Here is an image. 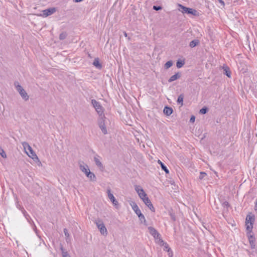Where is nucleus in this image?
Returning a JSON list of instances; mask_svg holds the SVG:
<instances>
[{"label": "nucleus", "mask_w": 257, "mask_h": 257, "mask_svg": "<svg viewBox=\"0 0 257 257\" xmlns=\"http://www.w3.org/2000/svg\"><path fill=\"white\" fill-rule=\"evenodd\" d=\"M80 169L82 172L85 173L86 176L91 180V181H96V177L95 174L90 172L89 167L87 165H80Z\"/></svg>", "instance_id": "f257e3e1"}, {"label": "nucleus", "mask_w": 257, "mask_h": 257, "mask_svg": "<svg viewBox=\"0 0 257 257\" xmlns=\"http://www.w3.org/2000/svg\"><path fill=\"white\" fill-rule=\"evenodd\" d=\"M254 216L247 215L245 219L246 229L248 232H252L253 224L254 222Z\"/></svg>", "instance_id": "f03ea898"}, {"label": "nucleus", "mask_w": 257, "mask_h": 257, "mask_svg": "<svg viewBox=\"0 0 257 257\" xmlns=\"http://www.w3.org/2000/svg\"><path fill=\"white\" fill-rule=\"evenodd\" d=\"M95 224L101 234L106 236L107 234V230L103 221L100 219H98L96 220Z\"/></svg>", "instance_id": "7ed1b4c3"}, {"label": "nucleus", "mask_w": 257, "mask_h": 257, "mask_svg": "<svg viewBox=\"0 0 257 257\" xmlns=\"http://www.w3.org/2000/svg\"><path fill=\"white\" fill-rule=\"evenodd\" d=\"M179 7H180L183 10L182 13H183L190 14H192L194 16H198V13L197 11H196L195 10H194V9H191V8H186L180 4L179 5Z\"/></svg>", "instance_id": "20e7f679"}, {"label": "nucleus", "mask_w": 257, "mask_h": 257, "mask_svg": "<svg viewBox=\"0 0 257 257\" xmlns=\"http://www.w3.org/2000/svg\"><path fill=\"white\" fill-rule=\"evenodd\" d=\"M56 11L55 8H49L47 10H43L42 13L40 15V16L43 17H47L54 14Z\"/></svg>", "instance_id": "39448f33"}, {"label": "nucleus", "mask_w": 257, "mask_h": 257, "mask_svg": "<svg viewBox=\"0 0 257 257\" xmlns=\"http://www.w3.org/2000/svg\"><path fill=\"white\" fill-rule=\"evenodd\" d=\"M251 232L247 231V236L248 239L249 243L250 245V247L253 249L255 247V238L254 236L251 234Z\"/></svg>", "instance_id": "423d86ee"}, {"label": "nucleus", "mask_w": 257, "mask_h": 257, "mask_svg": "<svg viewBox=\"0 0 257 257\" xmlns=\"http://www.w3.org/2000/svg\"><path fill=\"white\" fill-rule=\"evenodd\" d=\"M22 145L25 150L27 149L29 151L30 154L32 155V156H30L28 153L27 154L31 157L33 158L34 156H36V154L33 151L32 148L29 145L28 143L26 142H24L22 143Z\"/></svg>", "instance_id": "0eeeda50"}, {"label": "nucleus", "mask_w": 257, "mask_h": 257, "mask_svg": "<svg viewBox=\"0 0 257 257\" xmlns=\"http://www.w3.org/2000/svg\"><path fill=\"white\" fill-rule=\"evenodd\" d=\"M22 145L25 150L27 149L29 151L30 154L32 155V156H30L28 153L27 154L31 157L33 158L34 156H36V154L33 151L32 148L29 145L28 143L26 142H24L22 143Z\"/></svg>", "instance_id": "6e6552de"}, {"label": "nucleus", "mask_w": 257, "mask_h": 257, "mask_svg": "<svg viewBox=\"0 0 257 257\" xmlns=\"http://www.w3.org/2000/svg\"><path fill=\"white\" fill-rule=\"evenodd\" d=\"M22 145L25 150L27 149L29 151L30 154L32 155V156H30L28 153L27 154L31 157L33 158L34 156H36V154L33 151L32 148L29 145L28 143L26 142H24L22 143Z\"/></svg>", "instance_id": "1a4fd4ad"}, {"label": "nucleus", "mask_w": 257, "mask_h": 257, "mask_svg": "<svg viewBox=\"0 0 257 257\" xmlns=\"http://www.w3.org/2000/svg\"><path fill=\"white\" fill-rule=\"evenodd\" d=\"M149 233L154 237L155 239L157 237L160 236V234L158 232V231L154 227L152 226L148 227V228Z\"/></svg>", "instance_id": "9d476101"}, {"label": "nucleus", "mask_w": 257, "mask_h": 257, "mask_svg": "<svg viewBox=\"0 0 257 257\" xmlns=\"http://www.w3.org/2000/svg\"><path fill=\"white\" fill-rule=\"evenodd\" d=\"M17 90L24 99H25V100L28 99L29 96L27 95V93L20 85L17 86Z\"/></svg>", "instance_id": "9b49d317"}, {"label": "nucleus", "mask_w": 257, "mask_h": 257, "mask_svg": "<svg viewBox=\"0 0 257 257\" xmlns=\"http://www.w3.org/2000/svg\"><path fill=\"white\" fill-rule=\"evenodd\" d=\"M92 103L94 107L95 108L96 111L98 113H101L103 112V109L102 106L100 105L99 103L96 101L95 100H92Z\"/></svg>", "instance_id": "f8f14e48"}, {"label": "nucleus", "mask_w": 257, "mask_h": 257, "mask_svg": "<svg viewBox=\"0 0 257 257\" xmlns=\"http://www.w3.org/2000/svg\"><path fill=\"white\" fill-rule=\"evenodd\" d=\"M143 202L152 211H155V209L150 199L148 197L145 199Z\"/></svg>", "instance_id": "ddd939ff"}, {"label": "nucleus", "mask_w": 257, "mask_h": 257, "mask_svg": "<svg viewBox=\"0 0 257 257\" xmlns=\"http://www.w3.org/2000/svg\"><path fill=\"white\" fill-rule=\"evenodd\" d=\"M130 205L132 206L133 210L138 216H139V214L142 213L141 211L138 207V205L135 202H132L130 203Z\"/></svg>", "instance_id": "4468645a"}, {"label": "nucleus", "mask_w": 257, "mask_h": 257, "mask_svg": "<svg viewBox=\"0 0 257 257\" xmlns=\"http://www.w3.org/2000/svg\"><path fill=\"white\" fill-rule=\"evenodd\" d=\"M100 157L98 155H96L94 157V161L99 169H103V166L100 160Z\"/></svg>", "instance_id": "2eb2a0df"}, {"label": "nucleus", "mask_w": 257, "mask_h": 257, "mask_svg": "<svg viewBox=\"0 0 257 257\" xmlns=\"http://www.w3.org/2000/svg\"><path fill=\"white\" fill-rule=\"evenodd\" d=\"M138 217L142 223H143L146 226L148 225L145 217L142 213L139 214Z\"/></svg>", "instance_id": "dca6fc26"}, {"label": "nucleus", "mask_w": 257, "mask_h": 257, "mask_svg": "<svg viewBox=\"0 0 257 257\" xmlns=\"http://www.w3.org/2000/svg\"><path fill=\"white\" fill-rule=\"evenodd\" d=\"M158 162L160 165L162 169L166 173L168 174L169 173V171L167 167L165 165V164L159 160H158Z\"/></svg>", "instance_id": "f3484780"}, {"label": "nucleus", "mask_w": 257, "mask_h": 257, "mask_svg": "<svg viewBox=\"0 0 257 257\" xmlns=\"http://www.w3.org/2000/svg\"><path fill=\"white\" fill-rule=\"evenodd\" d=\"M164 112L167 115H170L173 112V109L172 108L166 106L164 109Z\"/></svg>", "instance_id": "a211bd4d"}, {"label": "nucleus", "mask_w": 257, "mask_h": 257, "mask_svg": "<svg viewBox=\"0 0 257 257\" xmlns=\"http://www.w3.org/2000/svg\"><path fill=\"white\" fill-rule=\"evenodd\" d=\"M180 76V75L179 73H176L175 74V75L172 76L169 80V82H172V81H174L176 80H177L178 78H179Z\"/></svg>", "instance_id": "6ab92c4d"}, {"label": "nucleus", "mask_w": 257, "mask_h": 257, "mask_svg": "<svg viewBox=\"0 0 257 257\" xmlns=\"http://www.w3.org/2000/svg\"><path fill=\"white\" fill-rule=\"evenodd\" d=\"M107 193L108 197L110 200V201L113 200V199H115L114 196L111 193L110 189L109 188V189H107Z\"/></svg>", "instance_id": "aec40b11"}, {"label": "nucleus", "mask_w": 257, "mask_h": 257, "mask_svg": "<svg viewBox=\"0 0 257 257\" xmlns=\"http://www.w3.org/2000/svg\"><path fill=\"white\" fill-rule=\"evenodd\" d=\"M64 233L65 236L66 237V240L68 242V241H69L70 240V239L69 233L68 232V230L66 228L64 229Z\"/></svg>", "instance_id": "412c9836"}, {"label": "nucleus", "mask_w": 257, "mask_h": 257, "mask_svg": "<svg viewBox=\"0 0 257 257\" xmlns=\"http://www.w3.org/2000/svg\"><path fill=\"white\" fill-rule=\"evenodd\" d=\"M60 249L62 252V255L63 257H71L68 252L66 251L62 246L61 247Z\"/></svg>", "instance_id": "4be33fe9"}, {"label": "nucleus", "mask_w": 257, "mask_h": 257, "mask_svg": "<svg viewBox=\"0 0 257 257\" xmlns=\"http://www.w3.org/2000/svg\"><path fill=\"white\" fill-rule=\"evenodd\" d=\"M135 190L138 193V195H139V193L141 194V193L145 192L142 188L138 185L135 186Z\"/></svg>", "instance_id": "5701e85b"}, {"label": "nucleus", "mask_w": 257, "mask_h": 257, "mask_svg": "<svg viewBox=\"0 0 257 257\" xmlns=\"http://www.w3.org/2000/svg\"><path fill=\"white\" fill-rule=\"evenodd\" d=\"M184 63L185 62H184V60H178L177 62V63H176V66H177V68H180L182 67L184 65Z\"/></svg>", "instance_id": "b1692460"}, {"label": "nucleus", "mask_w": 257, "mask_h": 257, "mask_svg": "<svg viewBox=\"0 0 257 257\" xmlns=\"http://www.w3.org/2000/svg\"><path fill=\"white\" fill-rule=\"evenodd\" d=\"M199 41L198 40H193L190 43L189 45L191 47L193 48L195 47L196 45H197Z\"/></svg>", "instance_id": "393cba45"}, {"label": "nucleus", "mask_w": 257, "mask_h": 257, "mask_svg": "<svg viewBox=\"0 0 257 257\" xmlns=\"http://www.w3.org/2000/svg\"><path fill=\"white\" fill-rule=\"evenodd\" d=\"M183 98H184L183 95L181 94L179 96L178 99H177V102L179 103H181V106L183 105Z\"/></svg>", "instance_id": "a878e982"}, {"label": "nucleus", "mask_w": 257, "mask_h": 257, "mask_svg": "<svg viewBox=\"0 0 257 257\" xmlns=\"http://www.w3.org/2000/svg\"><path fill=\"white\" fill-rule=\"evenodd\" d=\"M139 196L143 201L146 198H148L147 195L145 192L141 193V194L139 193Z\"/></svg>", "instance_id": "bb28decb"}, {"label": "nucleus", "mask_w": 257, "mask_h": 257, "mask_svg": "<svg viewBox=\"0 0 257 257\" xmlns=\"http://www.w3.org/2000/svg\"><path fill=\"white\" fill-rule=\"evenodd\" d=\"M161 245L163 246L164 247V250L166 251H168V250L171 249L167 242H164Z\"/></svg>", "instance_id": "cd10ccee"}, {"label": "nucleus", "mask_w": 257, "mask_h": 257, "mask_svg": "<svg viewBox=\"0 0 257 257\" xmlns=\"http://www.w3.org/2000/svg\"><path fill=\"white\" fill-rule=\"evenodd\" d=\"M155 241L157 243L160 244V245H161L164 242L163 240L161 238V235L159 236V237H157L155 239Z\"/></svg>", "instance_id": "c85d7f7f"}, {"label": "nucleus", "mask_w": 257, "mask_h": 257, "mask_svg": "<svg viewBox=\"0 0 257 257\" xmlns=\"http://www.w3.org/2000/svg\"><path fill=\"white\" fill-rule=\"evenodd\" d=\"M222 205L224 208H226L227 210L230 207L229 203H228V202L226 201L223 202L222 203Z\"/></svg>", "instance_id": "c756f323"}, {"label": "nucleus", "mask_w": 257, "mask_h": 257, "mask_svg": "<svg viewBox=\"0 0 257 257\" xmlns=\"http://www.w3.org/2000/svg\"><path fill=\"white\" fill-rule=\"evenodd\" d=\"M0 155L4 158H6L7 157V155L5 152L1 147H0Z\"/></svg>", "instance_id": "7c9ffc66"}, {"label": "nucleus", "mask_w": 257, "mask_h": 257, "mask_svg": "<svg viewBox=\"0 0 257 257\" xmlns=\"http://www.w3.org/2000/svg\"><path fill=\"white\" fill-rule=\"evenodd\" d=\"M93 65L96 67H100L101 65L99 63V60L98 59H95L93 62Z\"/></svg>", "instance_id": "2f4dec72"}, {"label": "nucleus", "mask_w": 257, "mask_h": 257, "mask_svg": "<svg viewBox=\"0 0 257 257\" xmlns=\"http://www.w3.org/2000/svg\"><path fill=\"white\" fill-rule=\"evenodd\" d=\"M206 173L204 172H201L200 173V175H199V178L200 180H202L206 176Z\"/></svg>", "instance_id": "473e14b6"}, {"label": "nucleus", "mask_w": 257, "mask_h": 257, "mask_svg": "<svg viewBox=\"0 0 257 257\" xmlns=\"http://www.w3.org/2000/svg\"><path fill=\"white\" fill-rule=\"evenodd\" d=\"M172 65V62L171 61H168L166 63L165 66L166 68L168 69Z\"/></svg>", "instance_id": "72a5a7b5"}, {"label": "nucleus", "mask_w": 257, "mask_h": 257, "mask_svg": "<svg viewBox=\"0 0 257 257\" xmlns=\"http://www.w3.org/2000/svg\"><path fill=\"white\" fill-rule=\"evenodd\" d=\"M224 70L225 71V74L228 77H230L231 73L228 68H226Z\"/></svg>", "instance_id": "f704fd0d"}, {"label": "nucleus", "mask_w": 257, "mask_h": 257, "mask_svg": "<svg viewBox=\"0 0 257 257\" xmlns=\"http://www.w3.org/2000/svg\"><path fill=\"white\" fill-rule=\"evenodd\" d=\"M206 111H207L206 108H203L200 110V113L201 114H205V113H206Z\"/></svg>", "instance_id": "c9c22d12"}, {"label": "nucleus", "mask_w": 257, "mask_h": 257, "mask_svg": "<svg viewBox=\"0 0 257 257\" xmlns=\"http://www.w3.org/2000/svg\"><path fill=\"white\" fill-rule=\"evenodd\" d=\"M167 251L168 253V256L169 257H172L173 253V252L171 250V249H170L168 250V251Z\"/></svg>", "instance_id": "e433bc0d"}, {"label": "nucleus", "mask_w": 257, "mask_h": 257, "mask_svg": "<svg viewBox=\"0 0 257 257\" xmlns=\"http://www.w3.org/2000/svg\"><path fill=\"white\" fill-rule=\"evenodd\" d=\"M111 201L114 205H116L118 204V201L115 199V198L113 200H111Z\"/></svg>", "instance_id": "4c0bfd02"}, {"label": "nucleus", "mask_w": 257, "mask_h": 257, "mask_svg": "<svg viewBox=\"0 0 257 257\" xmlns=\"http://www.w3.org/2000/svg\"><path fill=\"white\" fill-rule=\"evenodd\" d=\"M111 201L114 205H116L118 204V201L115 199V198L113 200H111Z\"/></svg>", "instance_id": "58836bf2"}, {"label": "nucleus", "mask_w": 257, "mask_h": 257, "mask_svg": "<svg viewBox=\"0 0 257 257\" xmlns=\"http://www.w3.org/2000/svg\"><path fill=\"white\" fill-rule=\"evenodd\" d=\"M153 9L156 11L161 10L162 8L161 7H157V6H154Z\"/></svg>", "instance_id": "ea45409f"}, {"label": "nucleus", "mask_w": 257, "mask_h": 257, "mask_svg": "<svg viewBox=\"0 0 257 257\" xmlns=\"http://www.w3.org/2000/svg\"><path fill=\"white\" fill-rule=\"evenodd\" d=\"M24 214L27 220L29 219V218H30V216L28 214H26V212L25 211L24 212Z\"/></svg>", "instance_id": "a19ab883"}, {"label": "nucleus", "mask_w": 257, "mask_h": 257, "mask_svg": "<svg viewBox=\"0 0 257 257\" xmlns=\"http://www.w3.org/2000/svg\"><path fill=\"white\" fill-rule=\"evenodd\" d=\"M219 3L224 7L225 6L224 2L222 0H218Z\"/></svg>", "instance_id": "79ce46f5"}, {"label": "nucleus", "mask_w": 257, "mask_h": 257, "mask_svg": "<svg viewBox=\"0 0 257 257\" xmlns=\"http://www.w3.org/2000/svg\"><path fill=\"white\" fill-rule=\"evenodd\" d=\"M254 210L255 211L257 210V198H256V199L255 202Z\"/></svg>", "instance_id": "37998d69"}, {"label": "nucleus", "mask_w": 257, "mask_h": 257, "mask_svg": "<svg viewBox=\"0 0 257 257\" xmlns=\"http://www.w3.org/2000/svg\"><path fill=\"white\" fill-rule=\"evenodd\" d=\"M103 134H107V130H101Z\"/></svg>", "instance_id": "c03bdc74"}, {"label": "nucleus", "mask_w": 257, "mask_h": 257, "mask_svg": "<svg viewBox=\"0 0 257 257\" xmlns=\"http://www.w3.org/2000/svg\"><path fill=\"white\" fill-rule=\"evenodd\" d=\"M201 140H203L205 137V135L204 134H203V135H200L198 136Z\"/></svg>", "instance_id": "a18cd8bd"}, {"label": "nucleus", "mask_w": 257, "mask_h": 257, "mask_svg": "<svg viewBox=\"0 0 257 257\" xmlns=\"http://www.w3.org/2000/svg\"><path fill=\"white\" fill-rule=\"evenodd\" d=\"M195 116H192L191 118H190V121H192V122H194V120H195Z\"/></svg>", "instance_id": "49530a36"}, {"label": "nucleus", "mask_w": 257, "mask_h": 257, "mask_svg": "<svg viewBox=\"0 0 257 257\" xmlns=\"http://www.w3.org/2000/svg\"><path fill=\"white\" fill-rule=\"evenodd\" d=\"M65 35L63 34H61L60 36V38L63 39L64 38Z\"/></svg>", "instance_id": "de8ad7c7"}, {"label": "nucleus", "mask_w": 257, "mask_h": 257, "mask_svg": "<svg viewBox=\"0 0 257 257\" xmlns=\"http://www.w3.org/2000/svg\"><path fill=\"white\" fill-rule=\"evenodd\" d=\"M76 2H81L82 0H75Z\"/></svg>", "instance_id": "09e8293b"}, {"label": "nucleus", "mask_w": 257, "mask_h": 257, "mask_svg": "<svg viewBox=\"0 0 257 257\" xmlns=\"http://www.w3.org/2000/svg\"><path fill=\"white\" fill-rule=\"evenodd\" d=\"M197 129L193 130V131H195V133L196 132V131H197Z\"/></svg>", "instance_id": "8fccbe9b"}, {"label": "nucleus", "mask_w": 257, "mask_h": 257, "mask_svg": "<svg viewBox=\"0 0 257 257\" xmlns=\"http://www.w3.org/2000/svg\"><path fill=\"white\" fill-rule=\"evenodd\" d=\"M124 35H125V36H126V33L124 34Z\"/></svg>", "instance_id": "3c124183"}]
</instances>
